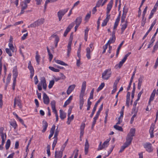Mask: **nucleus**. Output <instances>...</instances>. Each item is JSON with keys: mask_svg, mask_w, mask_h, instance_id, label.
Returning a JSON list of instances; mask_svg holds the SVG:
<instances>
[{"mask_svg": "<svg viewBox=\"0 0 158 158\" xmlns=\"http://www.w3.org/2000/svg\"><path fill=\"white\" fill-rule=\"evenodd\" d=\"M111 74L110 69H106L102 73V78L104 80H107L110 77Z\"/></svg>", "mask_w": 158, "mask_h": 158, "instance_id": "nucleus-1", "label": "nucleus"}, {"mask_svg": "<svg viewBox=\"0 0 158 158\" xmlns=\"http://www.w3.org/2000/svg\"><path fill=\"white\" fill-rule=\"evenodd\" d=\"M69 9V8H67L63 10H60L57 12V16L59 21L61 20L62 17L68 11Z\"/></svg>", "mask_w": 158, "mask_h": 158, "instance_id": "nucleus-2", "label": "nucleus"}, {"mask_svg": "<svg viewBox=\"0 0 158 158\" xmlns=\"http://www.w3.org/2000/svg\"><path fill=\"white\" fill-rule=\"evenodd\" d=\"M110 140V138H109V139H107L102 144V142H101L100 143L99 147L98 148V150H101L102 149L104 148L105 147H107L108 144Z\"/></svg>", "mask_w": 158, "mask_h": 158, "instance_id": "nucleus-3", "label": "nucleus"}, {"mask_svg": "<svg viewBox=\"0 0 158 158\" xmlns=\"http://www.w3.org/2000/svg\"><path fill=\"white\" fill-rule=\"evenodd\" d=\"M143 147L146 149V150L149 152L153 151L152 144L149 143H146L143 145Z\"/></svg>", "mask_w": 158, "mask_h": 158, "instance_id": "nucleus-4", "label": "nucleus"}, {"mask_svg": "<svg viewBox=\"0 0 158 158\" xmlns=\"http://www.w3.org/2000/svg\"><path fill=\"white\" fill-rule=\"evenodd\" d=\"M21 101L19 96L15 97L14 100V102L20 108L22 107V106L21 103Z\"/></svg>", "mask_w": 158, "mask_h": 158, "instance_id": "nucleus-5", "label": "nucleus"}, {"mask_svg": "<svg viewBox=\"0 0 158 158\" xmlns=\"http://www.w3.org/2000/svg\"><path fill=\"white\" fill-rule=\"evenodd\" d=\"M74 23H72L68 26L64 34V37L66 36L67 34L70 31L71 28L74 26Z\"/></svg>", "mask_w": 158, "mask_h": 158, "instance_id": "nucleus-6", "label": "nucleus"}, {"mask_svg": "<svg viewBox=\"0 0 158 158\" xmlns=\"http://www.w3.org/2000/svg\"><path fill=\"white\" fill-rule=\"evenodd\" d=\"M158 6V0L157 1L156 4L154 6V8L151 11L150 15L149 17V19H151L152 17L155 12L156 11V9Z\"/></svg>", "mask_w": 158, "mask_h": 158, "instance_id": "nucleus-7", "label": "nucleus"}, {"mask_svg": "<svg viewBox=\"0 0 158 158\" xmlns=\"http://www.w3.org/2000/svg\"><path fill=\"white\" fill-rule=\"evenodd\" d=\"M133 137V136L130 135V134H128L126 138V142L125 143L129 145L131 143Z\"/></svg>", "mask_w": 158, "mask_h": 158, "instance_id": "nucleus-8", "label": "nucleus"}, {"mask_svg": "<svg viewBox=\"0 0 158 158\" xmlns=\"http://www.w3.org/2000/svg\"><path fill=\"white\" fill-rule=\"evenodd\" d=\"M43 102L46 105H48L50 102V100L48 97L45 93L43 94Z\"/></svg>", "mask_w": 158, "mask_h": 158, "instance_id": "nucleus-9", "label": "nucleus"}, {"mask_svg": "<svg viewBox=\"0 0 158 158\" xmlns=\"http://www.w3.org/2000/svg\"><path fill=\"white\" fill-rule=\"evenodd\" d=\"M18 75L17 68L16 66L14 67L13 70V81H16V78Z\"/></svg>", "mask_w": 158, "mask_h": 158, "instance_id": "nucleus-10", "label": "nucleus"}, {"mask_svg": "<svg viewBox=\"0 0 158 158\" xmlns=\"http://www.w3.org/2000/svg\"><path fill=\"white\" fill-rule=\"evenodd\" d=\"M89 145L87 139L85 140V155H87L89 149Z\"/></svg>", "mask_w": 158, "mask_h": 158, "instance_id": "nucleus-11", "label": "nucleus"}, {"mask_svg": "<svg viewBox=\"0 0 158 158\" xmlns=\"http://www.w3.org/2000/svg\"><path fill=\"white\" fill-rule=\"evenodd\" d=\"M136 69L135 68L134 69V72L133 73V74L132 75V77H131V78L130 83H129V84L128 85V87H127V91L129 90L130 89V88H131L132 83V82L133 81V79H134V76L135 75V74L136 72Z\"/></svg>", "mask_w": 158, "mask_h": 158, "instance_id": "nucleus-12", "label": "nucleus"}, {"mask_svg": "<svg viewBox=\"0 0 158 158\" xmlns=\"http://www.w3.org/2000/svg\"><path fill=\"white\" fill-rule=\"evenodd\" d=\"M155 124L154 123H152L151 124L150 127L149 132L150 135V137L152 138L154 137V135H153V131L154 129Z\"/></svg>", "mask_w": 158, "mask_h": 158, "instance_id": "nucleus-13", "label": "nucleus"}, {"mask_svg": "<svg viewBox=\"0 0 158 158\" xmlns=\"http://www.w3.org/2000/svg\"><path fill=\"white\" fill-rule=\"evenodd\" d=\"M101 97L100 99L98 100V101L96 102V103H95L94 106V107L93 108V111L91 113V114H90V118H92L94 115V113H95V111L96 110V108H97V105L98 104V103H99L100 102V99H101Z\"/></svg>", "mask_w": 158, "mask_h": 158, "instance_id": "nucleus-14", "label": "nucleus"}, {"mask_svg": "<svg viewBox=\"0 0 158 158\" xmlns=\"http://www.w3.org/2000/svg\"><path fill=\"white\" fill-rule=\"evenodd\" d=\"M41 83L44 89L46 90L47 87V84L45 78L44 77H42L41 79Z\"/></svg>", "mask_w": 158, "mask_h": 158, "instance_id": "nucleus-15", "label": "nucleus"}, {"mask_svg": "<svg viewBox=\"0 0 158 158\" xmlns=\"http://www.w3.org/2000/svg\"><path fill=\"white\" fill-rule=\"evenodd\" d=\"M127 12V10L125 8V7L124 6L123 8V13L121 18V22L123 23L125 22V20L126 17V14H124V12H125L126 13Z\"/></svg>", "mask_w": 158, "mask_h": 158, "instance_id": "nucleus-16", "label": "nucleus"}, {"mask_svg": "<svg viewBox=\"0 0 158 158\" xmlns=\"http://www.w3.org/2000/svg\"><path fill=\"white\" fill-rule=\"evenodd\" d=\"M42 124L43 129L42 130V132H44L46 130L48 126V123L45 120H44L42 121Z\"/></svg>", "mask_w": 158, "mask_h": 158, "instance_id": "nucleus-17", "label": "nucleus"}, {"mask_svg": "<svg viewBox=\"0 0 158 158\" xmlns=\"http://www.w3.org/2000/svg\"><path fill=\"white\" fill-rule=\"evenodd\" d=\"M113 4H112L111 2L110 3H109L107 5V7L106 8L107 11H106V14L107 15H110L109 14L110 10H111Z\"/></svg>", "mask_w": 158, "mask_h": 158, "instance_id": "nucleus-18", "label": "nucleus"}, {"mask_svg": "<svg viewBox=\"0 0 158 158\" xmlns=\"http://www.w3.org/2000/svg\"><path fill=\"white\" fill-rule=\"evenodd\" d=\"M75 87V85H72L69 86L67 90V94L68 95L74 89Z\"/></svg>", "mask_w": 158, "mask_h": 158, "instance_id": "nucleus-19", "label": "nucleus"}, {"mask_svg": "<svg viewBox=\"0 0 158 158\" xmlns=\"http://www.w3.org/2000/svg\"><path fill=\"white\" fill-rule=\"evenodd\" d=\"M82 17L81 16H80L79 17H77L75 21L73 22V23H74L75 24V23L76 25H80L81 24L82 19Z\"/></svg>", "mask_w": 158, "mask_h": 158, "instance_id": "nucleus-20", "label": "nucleus"}, {"mask_svg": "<svg viewBox=\"0 0 158 158\" xmlns=\"http://www.w3.org/2000/svg\"><path fill=\"white\" fill-rule=\"evenodd\" d=\"M110 15H107L106 18L104 20L102 23V27H104L106 25L110 19Z\"/></svg>", "mask_w": 158, "mask_h": 158, "instance_id": "nucleus-21", "label": "nucleus"}, {"mask_svg": "<svg viewBox=\"0 0 158 158\" xmlns=\"http://www.w3.org/2000/svg\"><path fill=\"white\" fill-rule=\"evenodd\" d=\"M58 152L56 151L55 153V158H61L63 155V152L60 151L58 152V154H57Z\"/></svg>", "mask_w": 158, "mask_h": 158, "instance_id": "nucleus-22", "label": "nucleus"}, {"mask_svg": "<svg viewBox=\"0 0 158 158\" xmlns=\"http://www.w3.org/2000/svg\"><path fill=\"white\" fill-rule=\"evenodd\" d=\"M60 118L62 119H64L66 117V114L62 110H60Z\"/></svg>", "mask_w": 158, "mask_h": 158, "instance_id": "nucleus-23", "label": "nucleus"}, {"mask_svg": "<svg viewBox=\"0 0 158 158\" xmlns=\"http://www.w3.org/2000/svg\"><path fill=\"white\" fill-rule=\"evenodd\" d=\"M44 22V19H39L36 21H35L37 27L39 26L40 25L43 24Z\"/></svg>", "mask_w": 158, "mask_h": 158, "instance_id": "nucleus-24", "label": "nucleus"}, {"mask_svg": "<svg viewBox=\"0 0 158 158\" xmlns=\"http://www.w3.org/2000/svg\"><path fill=\"white\" fill-rule=\"evenodd\" d=\"M52 36L55 37V48H56L57 46V44L59 41V38L58 36L56 35H52Z\"/></svg>", "mask_w": 158, "mask_h": 158, "instance_id": "nucleus-25", "label": "nucleus"}, {"mask_svg": "<svg viewBox=\"0 0 158 158\" xmlns=\"http://www.w3.org/2000/svg\"><path fill=\"white\" fill-rule=\"evenodd\" d=\"M86 56L88 59H90L91 58L90 53L91 52V50L89 48H86Z\"/></svg>", "mask_w": 158, "mask_h": 158, "instance_id": "nucleus-26", "label": "nucleus"}, {"mask_svg": "<svg viewBox=\"0 0 158 158\" xmlns=\"http://www.w3.org/2000/svg\"><path fill=\"white\" fill-rule=\"evenodd\" d=\"M86 86V81H84L82 84V87L81 89V93L83 94H84Z\"/></svg>", "mask_w": 158, "mask_h": 158, "instance_id": "nucleus-27", "label": "nucleus"}, {"mask_svg": "<svg viewBox=\"0 0 158 158\" xmlns=\"http://www.w3.org/2000/svg\"><path fill=\"white\" fill-rule=\"evenodd\" d=\"M127 21H126L125 23L123 24L122 25V27L121 28V34H123L124 31L125 29L127 28Z\"/></svg>", "mask_w": 158, "mask_h": 158, "instance_id": "nucleus-28", "label": "nucleus"}, {"mask_svg": "<svg viewBox=\"0 0 158 158\" xmlns=\"http://www.w3.org/2000/svg\"><path fill=\"white\" fill-rule=\"evenodd\" d=\"M54 60H55V62L59 64H61V65H65L66 66L67 65V64L64 62L63 61H62L61 60H55V59H54Z\"/></svg>", "mask_w": 158, "mask_h": 158, "instance_id": "nucleus-29", "label": "nucleus"}, {"mask_svg": "<svg viewBox=\"0 0 158 158\" xmlns=\"http://www.w3.org/2000/svg\"><path fill=\"white\" fill-rule=\"evenodd\" d=\"M72 43H68V45L67 46V56H69L70 53L71 52V45Z\"/></svg>", "mask_w": 158, "mask_h": 158, "instance_id": "nucleus-30", "label": "nucleus"}, {"mask_svg": "<svg viewBox=\"0 0 158 158\" xmlns=\"http://www.w3.org/2000/svg\"><path fill=\"white\" fill-rule=\"evenodd\" d=\"M28 68L29 69L30 72H34V70L31 64V62L30 61L29 62Z\"/></svg>", "mask_w": 158, "mask_h": 158, "instance_id": "nucleus-31", "label": "nucleus"}, {"mask_svg": "<svg viewBox=\"0 0 158 158\" xmlns=\"http://www.w3.org/2000/svg\"><path fill=\"white\" fill-rule=\"evenodd\" d=\"M156 93V90L155 89H154L152 93L151 94V96L149 99V102H151V101H153L154 99V97L155 96V94Z\"/></svg>", "mask_w": 158, "mask_h": 158, "instance_id": "nucleus-32", "label": "nucleus"}, {"mask_svg": "<svg viewBox=\"0 0 158 158\" xmlns=\"http://www.w3.org/2000/svg\"><path fill=\"white\" fill-rule=\"evenodd\" d=\"M115 39V36H112V37L110 38V40L108 41L107 44H108L113 43L114 42Z\"/></svg>", "mask_w": 158, "mask_h": 158, "instance_id": "nucleus-33", "label": "nucleus"}, {"mask_svg": "<svg viewBox=\"0 0 158 158\" xmlns=\"http://www.w3.org/2000/svg\"><path fill=\"white\" fill-rule=\"evenodd\" d=\"M103 108L102 104L101 106L98 111L97 112L96 114L94 117L98 118L101 111L102 110Z\"/></svg>", "mask_w": 158, "mask_h": 158, "instance_id": "nucleus-34", "label": "nucleus"}, {"mask_svg": "<svg viewBox=\"0 0 158 158\" xmlns=\"http://www.w3.org/2000/svg\"><path fill=\"white\" fill-rule=\"evenodd\" d=\"M129 145L125 143H124L123 144V145L121 147L119 151V152L121 153Z\"/></svg>", "mask_w": 158, "mask_h": 158, "instance_id": "nucleus-35", "label": "nucleus"}, {"mask_svg": "<svg viewBox=\"0 0 158 158\" xmlns=\"http://www.w3.org/2000/svg\"><path fill=\"white\" fill-rule=\"evenodd\" d=\"M10 125L14 127L15 129L17 127V124L15 121L10 122Z\"/></svg>", "mask_w": 158, "mask_h": 158, "instance_id": "nucleus-36", "label": "nucleus"}, {"mask_svg": "<svg viewBox=\"0 0 158 158\" xmlns=\"http://www.w3.org/2000/svg\"><path fill=\"white\" fill-rule=\"evenodd\" d=\"M124 42V41H123L119 44V46L118 47V48L117 49L116 54V56L117 57L118 56V55L119 53V50H120L121 47H122V45H123V43Z\"/></svg>", "mask_w": 158, "mask_h": 158, "instance_id": "nucleus-37", "label": "nucleus"}, {"mask_svg": "<svg viewBox=\"0 0 158 158\" xmlns=\"http://www.w3.org/2000/svg\"><path fill=\"white\" fill-rule=\"evenodd\" d=\"M40 56L38 54V52L37 51L36 53L35 59L38 65H39V62L40 60Z\"/></svg>", "mask_w": 158, "mask_h": 158, "instance_id": "nucleus-38", "label": "nucleus"}, {"mask_svg": "<svg viewBox=\"0 0 158 158\" xmlns=\"http://www.w3.org/2000/svg\"><path fill=\"white\" fill-rule=\"evenodd\" d=\"M10 145V139H8L6 142V143L5 145V147L6 150H8Z\"/></svg>", "mask_w": 158, "mask_h": 158, "instance_id": "nucleus-39", "label": "nucleus"}, {"mask_svg": "<svg viewBox=\"0 0 158 158\" xmlns=\"http://www.w3.org/2000/svg\"><path fill=\"white\" fill-rule=\"evenodd\" d=\"M91 16V12L90 11L89 13H88L85 16V20L86 21V22H87L89 18Z\"/></svg>", "mask_w": 158, "mask_h": 158, "instance_id": "nucleus-40", "label": "nucleus"}, {"mask_svg": "<svg viewBox=\"0 0 158 158\" xmlns=\"http://www.w3.org/2000/svg\"><path fill=\"white\" fill-rule=\"evenodd\" d=\"M114 127L116 130L119 131H122L123 129L122 127L118 126L117 125H115L114 126Z\"/></svg>", "mask_w": 158, "mask_h": 158, "instance_id": "nucleus-41", "label": "nucleus"}, {"mask_svg": "<svg viewBox=\"0 0 158 158\" xmlns=\"http://www.w3.org/2000/svg\"><path fill=\"white\" fill-rule=\"evenodd\" d=\"M135 128H131L130 129V132L128 134H130V135H131L132 136H134L135 133Z\"/></svg>", "mask_w": 158, "mask_h": 158, "instance_id": "nucleus-42", "label": "nucleus"}, {"mask_svg": "<svg viewBox=\"0 0 158 158\" xmlns=\"http://www.w3.org/2000/svg\"><path fill=\"white\" fill-rule=\"evenodd\" d=\"M49 68L51 70H52L54 72H59L60 71V70L59 69H55L52 67L49 66Z\"/></svg>", "mask_w": 158, "mask_h": 158, "instance_id": "nucleus-43", "label": "nucleus"}, {"mask_svg": "<svg viewBox=\"0 0 158 158\" xmlns=\"http://www.w3.org/2000/svg\"><path fill=\"white\" fill-rule=\"evenodd\" d=\"M105 86V84L104 83H102L100 85L99 87L97 89V91H99L101 90L103 88V87Z\"/></svg>", "mask_w": 158, "mask_h": 158, "instance_id": "nucleus-44", "label": "nucleus"}, {"mask_svg": "<svg viewBox=\"0 0 158 158\" xmlns=\"http://www.w3.org/2000/svg\"><path fill=\"white\" fill-rule=\"evenodd\" d=\"M54 80H53L49 82V83L48 86L49 88H51L54 85Z\"/></svg>", "mask_w": 158, "mask_h": 158, "instance_id": "nucleus-45", "label": "nucleus"}, {"mask_svg": "<svg viewBox=\"0 0 158 158\" xmlns=\"http://www.w3.org/2000/svg\"><path fill=\"white\" fill-rule=\"evenodd\" d=\"M20 5L21 6V9L25 10L27 8V5H26L25 4L22 3V2L21 3Z\"/></svg>", "mask_w": 158, "mask_h": 158, "instance_id": "nucleus-46", "label": "nucleus"}, {"mask_svg": "<svg viewBox=\"0 0 158 158\" xmlns=\"http://www.w3.org/2000/svg\"><path fill=\"white\" fill-rule=\"evenodd\" d=\"M5 50L6 53L8 54L9 56H12L11 51L8 48H6Z\"/></svg>", "mask_w": 158, "mask_h": 158, "instance_id": "nucleus-47", "label": "nucleus"}, {"mask_svg": "<svg viewBox=\"0 0 158 158\" xmlns=\"http://www.w3.org/2000/svg\"><path fill=\"white\" fill-rule=\"evenodd\" d=\"M103 0H99L97 2L96 7H99L101 5V3Z\"/></svg>", "mask_w": 158, "mask_h": 158, "instance_id": "nucleus-48", "label": "nucleus"}, {"mask_svg": "<svg viewBox=\"0 0 158 158\" xmlns=\"http://www.w3.org/2000/svg\"><path fill=\"white\" fill-rule=\"evenodd\" d=\"M108 44H106L103 47V51L102 52V53L104 54L106 52V49L107 48Z\"/></svg>", "mask_w": 158, "mask_h": 158, "instance_id": "nucleus-49", "label": "nucleus"}, {"mask_svg": "<svg viewBox=\"0 0 158 158\" xmlns=\"http://www.w3.org/2000/svg\"><path fill=\"white\" fill-rule=\"evenodd\" d=\"M98 118H96L94 117V121L93 122L92 126V128L93 129L94 127L95 124H96V120Z\"/></svg>", "mask_w": 158, "mask_h": 158, "instance_id": "nucleus-50", "label": "nucleus"}, {"mask_svg": "<svg viewBox=\"0 0 158 158\" xmlns=\"http://www.w3.org/2000/svg\"><path fill=\"white\" fill-rule=\"evenodd\" d=\"M59 132V130L58 129V127H57L56 129V131L55 133L54 138H57V136Z\"/></svg>", "mask_w": 158, "mask_h": 158, "instance_id": "nucleus-51", "label": "nucleus"}, {"mask_svg": "<svg viewBox=\"0 0 158 158\" xmlns=\"http://www.w3.org/2000/svg\"><path fill=\"white\" fill-rule=\"evenodd\" d=\"M2 140H6V133H4L0 135Z\"/></svg>", "mask_w": 158, "mask_h": 158, "instance_id": "nucleus-52", "label": "nucleus"}, {"mask_svg": "<svg viewBox=\"0 0 158 158\" xmlns=\"http://www.w3.org/2000/svg\"><path fill=\"white\" fill-rule=\"evenodd\" d=\"M155 40L154 39H152L151 40V43L148 45V48H150L151 45H152L154 42L155 41Z\"/></svg>", "mask_w": 158, "mask_h": 158, "instance_id": "nucleus-53", "label": "nucleus"}, {"mask_svg": "<svg viewBox=\"0 0 158 158\" xmlns=\"http://www.w3.org/2000/svg\"><path fill=\"white\" fill-rule=\"evenodd\" d=\"M18 120H19V121L23 125H24L25 127H27V126L24 124V121L23 120L21 119V118H20L19 117L18 118Z\"/></svg>", "mask_w": 158, "mask_h": 158, "instance_id": "nucleus-54", "label": "nucleus"}, {"mask_svg": "<svg viewBox=\"0 0 158 158\" xmlns=\"http://www.w3.org/2000/svg\"><path fill=\"white\" fill-rule=\"evenodd\" d=\"M84 102V100L83 98H82V97L80 98L79 104L80 105H83Z\"/></svg>", "mask_w": 158, "mask_h": 158, "instance_id": "nucleus-55", "label": "nucleus"}, {"mask_svg": "<svg viewBox=\"0 0 158 158\" xmlns=\"http://www.w3.org/2000/svg\"><path fill=\"white\" fill-rule=\"evenodd\" d=\"M73 33H71V34L70 35V38L69 39V41L68 43H72V40H73Z\"/></svg>", "mask_w": 158, "mask_h": 158, "instance_id": "nucleus-56", "label": "nucleus"}, {"mask_svg": "<svg viewBox=\"0 0 158 158\" xmlns=\"http://www.w3.org/2000/svg\"><path fill=\"white\" fill-rule=\"evenodd\" d=\"M37 27L35 22L32 23L29 26H28V28L30 27Z\"/></svg>", "mask_w": 158, "mask_h": 158, "instance_id": "nucleus-57", "label": "nucleus"}, {"mask_svg": "<svg viewBox=\"0 0 158 158\" xmlns=\"http://www.w3.org/2000/svg\"><path fill=\"white\" fill-rule=\"evenodd\" d=\"M120 14L119 13L117 18L116 19L115 21V23H116L118 24L119 21H120Z\"/></svg>", "mask_w": 158, "mask_h": 158, "instance_id": "nucleus-58", "label": "nucleus"}, {"mask_svg": "<svg viewBox=\"0 0 158 158\" xmlns=\"http://www.w3.org/2000/svg\"><path fill=\"white\" fill-rule=\"evenodd\" d=\"M55 127V126L54 125L52 126V127L51 128L50 131V133H54Z\"/></svg>", "mask_w": 158, "mask_h": 158, "instance_id": "nucleus-59", "label": "nucleus"}, {"mask_svg": "<svg viewBox=\"0 0 158 158\" xmlns=\"http://www.w3.org/2000/svg\"><path fill=\"white\" fill-rule=\"evenodd\" d=\"M146 19L142 18V20L141 22V26L143 27L145 24L146 22Z\"/></svg>", "mask_w": 158, "mask_h": 158, "instance_id": "nucleus-60", "label": "nucleus"}, {"mask_svg": "<svg viewBox=\"0 0 158 158\" xmlns=\"http://www.w3.org/2000/svg\"><path fill=\"white\" fill-rule=\"evenodd\" d=\"M122 62V61H120L118 64H117L116 65L115 67L118 66V67L119 68H120L124 63L123 62Z\"/></svg>", "mask_w": 158, "mask_h": 158, "instance_id": "nucleus-61", "label": "nucleus"}, {"mask_svg": "<svg viewBox=\"0 0 158 158\" xmlns=\"http://www.w3.org/2000/svg\"><path fill=\"white\" fill-rule=\"evenodd\" d=\"M147 6H146L144 9V10H143V14L142 15V18H144V16H145V14L146 13V12L147 11Z\"/></svg>", "mask_w": 158, "mask_h": 158, "instance_id": "nucleus-62", "label": "nucleus"}, {"mask_svg": "<svg viewBox=\"0 0 158 158\" xmlns=\"http://www.w3.org/2000/svg\"><path fill=\"white\" fill-rule=\"evenodd\" d=\"M119 79H118V80H116L115 81L114 83L113 87H117V85L118 83V82L119 81Z\"/></svg>", "mask_w": 158, "mask_h": 158, "instance_id": "nucleus-63", "label": "nucleus"}, {"mask_svg": "<svg viewBox=\"0 0 158 158\" xmlns=\"http://www.w3.org/2000/svg\"><path fill=\"white\" fill-rule=\"evenodd\" d=\"M28 35V33H26L25 34H24L23 35L22 37H21V40H25L27 37Z\"/></svg>", "mask_w": 158, "mask_h": 158, "instance_id": "nucleus-64", "label": "nucleus"}]
</instances>
